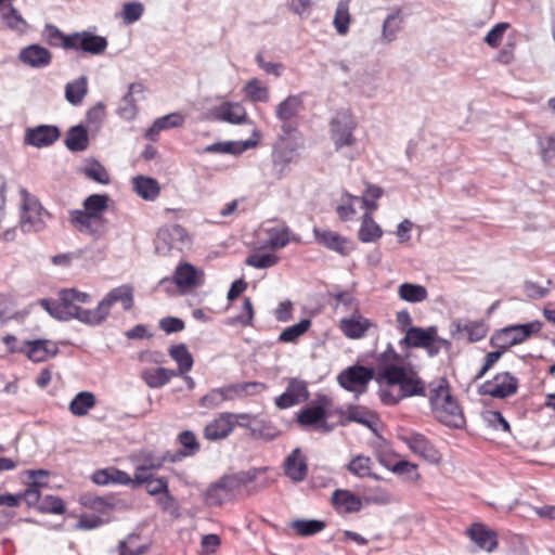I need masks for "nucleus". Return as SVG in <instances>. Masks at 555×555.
Returning a JSON list of instances; mask_svg holds the SVG:
<instances>
[{
    "label": "nucleus",
    "instance_id": "nucleus-1",
    "mask_svg": "<svg viewBox=\"0 0 555 555\" xmlns=\"http://www.w3.org/2000/svg\"><path fill=\"white\" fill-rule=\"evenodd\" d=\"M376 380L380 385L378 398L387 406H395L406 398L426 397V383L391 345L379 354Z\"/></svg>",
    "mask_w": 555,
    "mask_h": 555
},
{
    "label": "nucleus",
    "instance_id": "nucleus-2",
    "mask_svg": "<svg viewBox=\"0 0 555 555\" xmlns=\"http://www.w3.org/2000/svg\"><path fill=\"white\" fill-rule=\"evenodd\" d=\"M90 301L91 296L88 293L76 288H64L59 292L56 300L41 298L38 304L55 320L66 322L76 319L83 324L98 326L95 308L83 309L80 307L81 304Z\"/></svg>",
    "mask_w": 555,
    "mask_h": 555
},
{
    "label": "nucleus",
    "instance_id": "nucleus-3",
    "mask_svg": "<svg viewBox=\"0 0 555 555\" xmlns=\"http://www.w3.org/2000/svg\"><path fill=\"white\" fill-rule=\"evenodd\" d=\"M259 473V468H250L223 475L207 488L204 494L205 504L208 506H220L224 502L232 500L243 487L254 482Z\"/></svg>",
    "mask_w": 555,
    "mask_h": 555
},
{
    "label": "nucleus",
    "instance_id": "nucleus-4",
    "mask_svg": "<svg viewBox=\"0 0 555 555\" xmlns=\"http://www.w3.org/2000/svg\"><path fill=\"white\" fill-rule=\"evenodd\" d=\"M429 402L436 417L444 425L462 428L465 418L462 410L454 398L451 396L447 385L440 383L431 388Z\"/></svg>",
    "mask_w": 555,
    "mask_h": 555
},
{
    "label": "nucleus",
    "instance_id": "nucleus-5",
    "mask_svg": "<svg viewBox=\"0 0 555 555\" xmlns=\"http://www.w3.org/2000/svg\"><path fill=\"white\" fill-rule=\"evenodd\" d=\"M22 197L20 227L23 232H39L46 228V218L50 214L43 209L39 201L26 189L20 190Z\"/></svg>",
    "mask_w": 555,
    "mask_h": 555
},
{
    "label": "nucleus",
    "instance_id": "nucleus-6",
    "mask_svg": "<svg viewBox=\"0 0 555 555\" xmlns=\"http://www.w3.org/2000/svg\"><path fill=\"white\" fill-rule=\"evenodd\" d=\"M543 327L542 322L535 320L526 324H514L496 332L490 339L493 347L506 350L509 347L524 343L532 334L539 333Z\"/></svg>",
    "mask_w": 555,
    "mask_h": 555
},
{
    "label": "nucleus",
    "instance_id": "nucleus-7",
    "mask_svg": "<svg viewBox=\"0 0 555 555\" xmlns=\"http://www.w3.org/2000/svg\"><path fill=\"white\" fill-rule=\"evenodd\" d=\"M357 126L358 122L350 111L341 109L335 114L330 122V132L336 150L352 146L357 142L353 135Z\"/></svg>",
    "mask_w": 555,
    "mask_h": 555
},
{
    "label": "nucleus",
    "instance_id": "nucleus-8",
    "mask_svg": "<svg viewBox=\"0 0 555 555\" xmlns=\"http://www.w3.org/2000/svg\"><path fill=\"white\" fill-rule=\"evenodd\" d=\"M119 302L125 311H129L134 304L133 287L122 284L111 289L95 307L98 325L102 324L109 315L112 307Z\"/></svg>",
    "mask_w": 555,
    "mask_h": 555
},
{
    "label": "nucleus",
    "instance_id": "nucleus-9",
    "mask_svg": "<svg viewBox=\"0 0 555 555\" xmlns=\"http://www.w3.org/2000/svg\"><path fill=\"white\" fill-rule=\"evenodd\" d=\"M154 243L156 253L166 256L172 249L181 251L190 244V236L182 225L169 224L158 230Z\"/></svg>",
    "mask_w": 555,
    "mask_h": 555
},
{
    "label": "nucleus",
    "instance_id": "nucleus-10",
    "mask_svg": "<svg viewBox=\"0 0 555 555\" xmlns=\"http://www.w3.org/2000/svg\"><path fill=\"white\" fill-rule=\"evenodd\" d=\"M374 378V370L363 365H352L337 376L338 384L357 396L366 391L367 384Z\"/></svg>",
    "mask_w": 555,
    "mask_h": 555
},
{
    "label": "nucleus",
    "instance_id": "nucleus-11",
    "mask_svg": "<svg viewBox=\"0 0 555 555\" xmlns=\"http://www.w3.org/2000/svg\"><path fill=\"white\" fill-rule=\"evenodd\" d=\"M70 224L80 233L88 234L94 240H100L107 233V221L103 216L85 214L81 209L69 211Z\"/></svg>",
    "mask_w": 555,
    "mask_h": 555
},
{
    "label": "nucleus",
    "instance_id": "nucleus-12",
    "mask_svg": "<svg viewBox=\"0 0 555 555\" xmlns=\"http://www.w3.org/2000/svg\"><path fill=\"white\" fill-rule=\"evenodd\" d=\"M107 46L108 41L106 37L88 30L73 33L72 38L66 41V50L83 52L91 55H101L105 52Z\"/></svg>",
    "mask_w": 555,
    "mask_h": 555
},
{
    "label": "nucleus",
    "instance_id": "nucleus-13",
    "mask_svg": "<svg viewBox=\"0 0 555 555\" xmlns=\"http://www.w3.org/2000/svg\"><path fill=\"white\" fill-rule=\"evenodd\" d=\"M518 379L509 372L498 373L492 379L486 380L478 387V393L496 399H505L516 393Z\"/></svg>",
    "mask_w": 555,
    "mask_h": 555
},
{
    "label": "nucleus",
    "instance_id": "nucleus-14",
    "mask_svg": "<svg viewBox=\"0 0 555 555\" xmlns=\"http://www.w3.org/2000/svg\"><path fill=\"white\" fill-rule=\"evenodd\" d=\"M304 109V94L288 95L275 108V116L281 121L282 131L289 135L296 128L295 118Z\"/></svg>",
    "mask_w": 555,
    "mask_h": 555
},
{
    "label": "nucleus",
    "instance_id": "nucleus-15",
    "mask_svg": "<svg viewBox=\"0 0 555 555\" xmlns=\"http://www.w3.org/2000/svg\"><path fill=\"white\" fill-rule=\"evenodd\" d=\"M330 404V399L326 396L320 397L317 404L306 408L298 414L297 421L301 426L314 427L315 429L328 433L333 426L326 422V409Z\"/></svg>",
    "mask_w": 555,
    "mask_h": 555
},
{
    "label": "nucleus",
    "instance_id": "nucleus-16",
    "mask_svg": "<svg viewBox=\"0 0 555 555\" xmlns=\"http://www.w3.org/2000/svg\"><path fill=\"white\" fill-rule=\"evenodd\" d=\"M172 282H175L176 285L182 291L193 289L204 284V272L196 269L193 264L184 262L176 268L172 280L169 278H164L160 280L159 285L165 286L166 284H171Z\"/></svg>",
    "mask_w": 555,
    "mask_h": 555
},
{
    "label": "nucleus",
    "instance_id": "nucleus-17",
    "mask_svg": "<svg viewBox=\"0 0 555 555\" xmlns=\"http://www.w3.org/2000/svg\"><path fill=\"white\" fill-rule=\"evenodd\" d=\"M430 343H440L446 346H450V341L438 337L436 326H429L426 328L411 326L400 341L401 345H406L408 347L413 348L429 347Z\"/></svg>",
    "mask_w": 555,
    "mask_h": 555
},
{
    "label": "nucleus",
    "instance_id": "nucleus-18",
    "mask_svg": "<svg viewBox=\"0 0 555 555\" xmlns=\"http://www.w3.org/2000/svg\"><path fill=\"white\" fill-rule=\"evenodd\" d=\"M313 236L318 244L341 256H348L353 250L352 243L335 231L313 228Z\"/></svg>",
    "mask_w": 555,
    "mask_h": 555
},
{
    "label": "nucleus",
    "instance_id": "nucleus-19",
    "mask_svg": "<svg viewBox=\"0 0 555 555\" xmlns=\"http://www.w3.org/2000/svg\"><path fill=\"white\" fill-rule=\"evenodd\" d=\"M60 135L61 131L56 126L39 125L26 129L24 141L28 145L41 149L52 145Z\"/></svg>",
    "mask_w": 555,
    "mask_h": 555
},
{
    "label": "nucleus",
    "instance_id": "nucleus-20",
    "mask_svg": "<svg viewBox=\"0 0 555 555\" xmlns=\"http://www.w3.org/2000/svg\"><path fill=\"white\" fill-rule=\"evenodd\" d=\"M308 397L309 392L306 382L292 378L288 382L286 390L275 398V404L280 409H287L306 401Z\"/></svg>",
    "mask_w": 555,
    "mask_h": 555
},
{
    "label": "nucleus",
    "instance_id": "nucleus-21",
    "mask_svg": "<svg viewBox=\"0 0 555 555\" xmlns=\"http://www.w3.org/2000/svg\"><path fill=\"white\" fill-rule=\"evenodd\" d=\"M24 354L33 362H44L59 353L56 343L49 339L24 341Z\"/></svg>",
    "mask_w": 555,
    "mask_h": 555
},
{
    "label": "nucleus",
    "instance_id": "nucleus-22",
    "mask_svg": "<svg viewBox=\"0 0 555 555\" xmlns=\"http://www.w3.org/2000/svg\"><path fill=\"white\" fill-rule=\"evenodd\" d=\"M466 534L480 550L488 553L499 545L496 532L481 522H474L466 529Z\"/></svg>",
    "mask_w": 555,
    "mask_h": 555
},
{
    "label": "nucleus",
    "instance_id": "nucleus-23",
    "mask_svg": "<svg viewBox=\"0 0 555 555\" xmlns=\"http://www.w3.org/2000/svg\"><path fill=\"white\" fill-rule=\"evenodd\" d=\"M143 92L144 86L141 82L130 83L127 93L119 101L116 114L124 120H133L138 114L135 95H142Z\"/></svg>",
    "mask_w": 555,
    "mask_h": 555
},
{
    "label": "nucleus",
    "instance_id": "nucleus-24",
    "mask_svg": "<svg viewBox=\"0 0 555 555\" xmlns=\"http://www.w3.org/2000/svg\"><path fill=\"white\" fill-rule=\"evenodd\" d=\"M20 61L31 68H44L52 62V53L40 44H29L18 54Z\"/></svg>",
    "mask_w": 555,
    "mask_h": 555
},
{
    "label": "nucleus",
    "instance_id": "nucleus-25",
    "mask_svg": "<svg viewBox=\"0 0 555 555\" xmlns=\"http://www.w3.org/2000/svg\"><path fill=\"white\" fill-rule=\"evenodd\" d=\"M234 429V421L231 412H224L208 423L204 428V437L216 441L227 438Z\"/></svg>",
    "mask_w": 555,
    "mask_h": 555
},
{
    "label": "nucleus",
    "instance_id": "nucleus-26",
    "mask_svg": "<svg viewBox=\"0 0 555 555\" xmlns=\"http://www.w3.org/2000/svg\"><path fill=\"white\" fill-rule=\"evenodd\" d=\"M373 326L375 324L370 319L362 317L357 311L351 317L341 319L339 323L340 331L351 339L362 338Z\"/></svg>",
    "mask_w": 555,
    "mask_h": 555
},
{
    "label": "nucleus",
    "instance_id": "nucleus-27",
    "mask_svg": "<svg viewBox=\"0 0 555 555\" xmlns=\"http://www.w3.org/2000/svg\"><path fill=\"white\" fill-rule=\"evenodd\" d=\"M285 475L294 482L302 481L308 473V465L306 457L300 453V449L296 448L285 459L284 462Z\"/></svg>",
    "mask_w": 555,
    "mask_h": 555
},
{
    "label": "nucleus",
    "instance_id": "nucleus-28",
    "mask_svg": "<svg viewBox=\"0 0 555 555\" xmlns=\"http://www.w3.org/2000/svg\"><path fill=\"white\" fill-rule=\"evenodd\" d=\"M332 503L338 513L351 514L362 508L361 499L349 490L337 489L332 494Z\"/></svg>",
    "mask_w": 555,
    "mask_h": 555
},
{
    "label": "nucleus",
    "instance_id": "nucleus-29",
    "mask_svg": "<svg viewBox=\"0 0 555 555\" xmlns=\"http://www.w3.org/2000/svg\"><path fill=\"white\" fill-rule=\"evenodd\" d=\"M178 441L181 444L182 449L176 452H172L171 463H177L182 461L184 457L195 455L199 449L201 444L195 436V434L191 430H183L178 435Z\"/></svg>",
    "mask_w": 555,
    "mask_h": 555
},
{
    "label": "nucleus",
    "instance_id": "nucleus-30",
    "mask_svg": "<svg viewBox=\"0 0 555 555\" xmlns=\"http://www.w3.org/2000/svg\"><path fill=\"white\" fill-rule=\"evenodd\" d=\"M399 439L416 455L429 459L433 456L434 448L424 435L408 433L399 436Z\"/></svg>",
    "mask_w": 555,
    "mask_h": 555
},
{
    "label": "nucleus",
    "instance_id": "nucleus-31",
    "mask_svg": "<svg viewBox=\"0 0 555 555\" xmlns=\"http://www.w3.org/2000/svg\"><path fill=\"white\" fill-rule=\"evenodd\" d=\"M236 398V388L231 386L214 388L199 400V405L207 409L220 406L224 401H231Z\"/></svg>",
    "mask_w": 555,
    "mask_h": 555
},
{
    "label": "nucleus",
    "instance_id": "nucleus-32",
    "mask_svg": "<svg viewBox=\"0 0 555 555\" xmlns=\"http://www.w3.org/2000/svg\"><path fill=\"white\" fill-rule=\"evenodd\" d=\"M347 421L359 423L365 427H367L373 434L378 436L377 425L378 417L372 411L361 408V406H349L346 412Z\"/></svg>",
    "mask_w": 555,
    "mask_h": 555
},
{
    "label": "nucleus",
    "instance_id": "nucleus-33",
    "mask_svg": "<svg viewBox=\"0 0 555 555\" xmlns=\"http://www.w3.org/2000/svg\"><path fill=\"white\" fill-rule=\"evenodd\" d=\"M65 146L70 152H83L89 146V134L86 127L76 125L66 132Z\"/></svg>",
    "mask_w": 555,
    "mask_h": 555
},
{
    "label": "nucleus",
    "instance_id": "nucleus-34",
    "mask_svg": "<svg viewBox=\"0 0 555 555\" xmlns=\"http://www.w3.org/2000/svg\"><path fill=\"white\" fill-rule=\"evenodd\" d=\"M295 154L291 149H274L272 153V163L274 176L278 180L284 178L291 171V164L294 162Z\"/></svg>",
    "mask_w": 555,
    "mask_h": 555
},
{
    "label": "nucleus",
    "instance_id": "nucleus-35",
    "mask_svg": "<svg viewBox=\"0 0 555 555\" xmlns=\"http://www.w3.org/2000/svg\"><path fill=\"white\" fill-rule=\"evenodd\" d=\"M132 183L137 194L146 201H154L159 195L160 188L154 178L137 176L133 178Z\"/></svg>",
    "mask_w": 555,
    "mask_h": 555
},
{
    "label": "nucleus",
    "instance_id": "nucleus-36",
    "mask_svg": "<svg viewBox=\"0 0 555 555\" xmlns=\"http://www.w3.org/2000/svg\"><path fill=\"white\" fill-rule=\"evenodd\" d=\"M176 375L175 371L159 366L144 370L141 377L150 388H160Z\"/></svg>",
    "mask_w": 555,
    "mask_h": 555
},
{
    "label": "nucleus",
    "instance_id": "nucleus-37",
    "mask_svg": "<svg viewBox=\"0 0 555 555\" xmlns=\"http://www.w3.org/2000/svg\"><path fill=\"white\" fill-rule=\"evenodd\" d=\"M403 25V15L400 10L387 15L383 23L382 40L384 42H391L396 40L398 34L401 31Z\"/></svg>",
    "mask_w": 555,
    "mask_h": 555
},
{
    "label": "nucleus",
    "instance_id": "nucleus-38",
    "mask_svg": "<svg viewBox=\"0 0 555 555\" xmlns=\"http://www.w3.org/2000/svg\"><path fill=\"white\" fill-rule=\"evenodd\" d=\"M88 93V79L80 76L65 86V98L72 105H79Z\"/></svg>",
    "mask_w": 555,
    "mask_h": 555
},
{
    "label": "nucleus",
    "instance_id": "nucleus-39",
    "mask_svg": "<svg viewBox=\"0 0 555 555\" xmlns=\"http://www.w3.org/2000/svg\"><path fill=\"white\" fill-rule=\"evenodd\" d=\"M217 117L233 125H241L246 119L245 108L237 103H224L218 108Z\"/></svg>",
    "mask_w": 555,
    "mask_h": 555
},
{
    "label": "nucleus",
    "instance_id": "nucleus-40",
    "mask_svg": "<svg viewBox=\"0 0 555 555\" xmlns=\"http://www.w3.org/2000/svg\"><path fill=\"white\" fill-rule=\"evenodd\" d=\"M383 235V230L374 221L370 212H365L358 232L359 240L363 243H371L379 240Z\"/></svg>",
    "mask_w": 555,
    "mask_h": 555
},
{
    "label": "nucleus",
    "instance_id": "nucleus-41",
    "mask_svg": "<svg viewBox=\"0 0 555 555\" xmlns=\"http://www.w3.org/2000/svg\"><path fill=\"white\" fill-rule=\"evenodd\" d=\"M398 295L401 300L411 304H418L427 299L428 292L423 285L414 283H402L398 287Z\"/></svg>",
    "mask_w": 555,
    "mask_h": 555
},
{
    "label": "nucleus",
    "instance_id": "nucleus-42",
    "mask_svg": "<svg viewBox=\"0 0 555 555\" xmlns=\"http://www.w3.org/2000/svg\"><path fill=\"white\" fill-rule=\"evenodd\" d=\"M96 403L95 396L90 391L78 392L69 403V411L75 416H85Z\"/></svg>",
    "mask_w": 555,
    "mask_h": 555
},
{
    "label": "nucleus",
    "instance_id": "nucleus-43",
    "mask_svg": "<svg viewBox=\"0 0 555 555\" xmlns=\"http://www.w3.org/2000/svg\"><path fill=\"white\" fill-rule=\"evenodd\" d=\"M172 452L166 451L163 453L153 450H142L139 453V460L142 465L151 470H156L163 467L166 462L171 463Z\"/></svg>",
    "mask_w": 555,
    "mask_h": 555
},
{
    "label": "nucleus",
    "instance_id": "nucleus-44",
    "mask_svg": "<svg viewBox=\"0 0 555 555\" xmlns=\"http://www.w3.org/2000/svg\"><path fill=\"white\" fill-rule=\"evenodd\" d=\"M245 95L253 102L266 103L270 100V92L268 87L257 78L249 79L244 86Z\"/></svg>",
    "mask_w": 555,
    "mask_h": 555
},
{
    "label": "nucleus",
    "instance_id": "nucleus-45",
    "mask_svg": "<svg viewBox=\"0 0 555 555\" xmlns=\"http://www.w3.org/2000/svg\"><path fill=\"white\" fill-rule=\"evenodd\" d=\"M291 528L300 537H310L321 532L325 522L318 519H295L291 522Z\"/></svg>",
    "mask_w": 555,
    "mask_h": 555
},
{
    "label": "nucleus",
    "instance_id": "nucleus-46",
    "mask_svg": "<svg viewBox=\"0 0 555 555\" xmlns=\"http://www.w3.org/2000/svg\"><path fill=\"white\" fill-rule=\"evenodd\" d=\"M351 16L349 13V0H340L336 7L333 24L339 35H346L349 29Z\"/></svg>",
    "mask_w": 555,
    "mask_h": 555
},
{
    "label": "nucleus",
    "instance_id": "nucleus-47",
    "mask_svg": "<svg viewBox=\"0 0 555 555\" xmlns=\"http://www.w3.org/2000/svg\"><path fill=\"white\" fill-rule=\"evenodd\" d=\"M311 326L309 319H302L297 324L288 326L282 331L278 341L279 343H296Z\"/></svg>",
    "mask_w": 555,
    "mask_h": 555
},
{
    "label": "nucleus",
    "instance_id": "nucleus-48",
    "mask_svg": "<svg viewBox=\"0 0 555 555\" xmlns=\"http://www.w3.org/2000/svg\"><path fill=\"white\" fill-rule=\"evenodd\" d=\"M108 195L106 194H91L83 201L85 214H92L93 216H102V212L107 209Z\"/></svg>",
    "mask_w": 555,
    "mask_h": 555
},
{
    "label": "nucleus",
    "instance_id": "nucleus-49",
    "mask_svg": "<svg viewBox=\"0 0 555 555\" xmlns=\"http://www.w3.org/2000/svg\"><path fill=\"white\" fill-rule=\"evenodd\" d=\"M169 354L178 363L181 373L189 372L192 369L193 358L184 344L171 346Z\"/></svg>",
    "mask_w": 555,
    "mask_h": 555
},
{
    "label": "nucleus",
    "instance_id": "nucleus-50",
    "mask_svg": "<svg viewBox=\"0 0 555 555\" xmlns=\"http://www.w3.org/2000/svg\"><path fill=\"white\" fill-rule=\"evenodd\" d=\"M43 37L47 42L52 47L63 48L66 50V41L72 38V34L64 35L59 27L52 24H47L43 28Z\"/></svg>",
    "mask_w": 555,
    "mask_h": 555
},
{
    "label": "nucleus",
    "instance_id": "nucleus-51",
    "mask_svg": "<svg viewBox=\"0 0 555 555\" xmlns=\"http://www.w3.org/2000/svg\"><path fill=\"white\" fill-rule=\"evenodd\" d=\"M372 461L369 456L357 455L347 465V469L357 477L363 478L371 476Z\"/></svg>",
    "mask_w": 555,
    "mask_h": 555
},
{
    "label": "nucleus",
    "instance_id": "nucleus-52",
    "mask_svg": "<svg viewBox=\"0 0 555 555\" xmlns=\"http://www.w3.org/2000/svg\"><path fill=\"white\" fill-rule=\"evenodd\" d=\"M269 235V246L272 249H280L289 243V229L287 227L270 228L267 230Z\"/></svg>",
    "mask_w": 555,
    "mask_h": 555
},
{
    "label": "nucleus",
    "instance_id": "nucleus-53",
    "mask_svg": "<svg viewBox=\"0 0 555 555\" xmlns=\"http://www.w3.org/2000/svg\"><path fill=\"white\" fill-rule=\"evenodd\" d=\"M38 509L46 514L61 515L65 513V504L60 496L44 495L38 505Z\"/></svg>",
    "mask_w": 555,
    "mask_h": 555
},
{
    "label": "nucleus",
    "instance_id": "nucleus-54",
    "mask_svg": "<svg viewBox=\"0 0 555 555\" xmlns=\"http://www.w3.org/2000/svg\"><path fill=\"white\" fill-rule=\"evenodd\" d=\"M279 260L274 254H253L246 258L245 263L256 269H267L275 266Z\"/></svg>",
    "mask_w": 555,
    "mask_h": 555
},
{
    "label": "nucleus",
    "instance_id": "nucleus-55",
    "mask_svg": "<svg viewBox=\"0 0 555 555\" xmlns=\"http://www.w3.org/2000/svg\"><path fill=\"white\" fill-rule=\"evenodd\" d=\"M83 173L87 178L101 184L109 183V175L107 170L98 160H94L89 166L85 167Z\"/></svg>",
    "mask_w": 555,
    "mask_h": 555
},
{
    "label": "nucleus",
    "instance_id": "nucleus-56",
    "mask_svg": "<svg viewBox=\"0 0 555 555\" xmlns=\"http://www.w3.org/2000/svg\"><path fill=\"white\" fill-rule=\"evenodd\" d=\"M144 12V5L141 2L133 1L127 2L122 8V21L126 25H131L138 22Z\"/></svg>",
    "mask_w": 555,
    "mask_h": 555
},
{
    "label": "nucleus",
    "instance_id": "nucleus-57",
    "mask_svg": "<svg viewBox=\"0 0 555 555\" xmlns=\"http://www.w3.org/2000/svg\"><path fill=\"white\" fill-rule=\"evenodd\" d=\"M146 492L150 495L164 494V499L167 501H173V496L169 493L168 480L165 477L153 478L146 483Z\"/></svg>",
    "mask_w": 555,
    "mask_h": 555
},
{
    "label": "nucleus",
    "instance_id": "nucleus-58",
    "mask_svg": "<svg viewBox=\"0 0 555 555\" xmlns=\"http://www.w3.org/2000/svg\"><path fill=\"white\" fill-rule=\"evenodd\" d=\"M254 307L250 298L245 297L241 312L230 322V324L238 323L243 326L253 325L254 321Z\"/></svg>",
    "mask_w": 555,
    "mask_h": 555
},
{
    "label": "nucleus",
    "instance_id": "nucleus-59",
    "mask_svg": "<svg viewBox=\"0 0 555 555\" xmlns=\"http://www.w3.org/2000/svg\"><path fill=\"white\" fill-rule=\"evenodd\" d=\"M80 503L86 507H89L91 509H95L99 512L104 511L106 507L113 506V503L111 502L109 499L103 498V496H98V495H94L91 493L83 494L80 498Z\"/></svg>",
    "mask_w": 555,
    "mask_h": 555
},
{
    "label": "nucleus",
    "instance_id": "nucleus-60",
    "mask_svg": "<svg viewBox=\"0 0 555 555\" xmlns=\"http://www.w3.org/2000/svg\"><path fill=\"white\" fill-rule=\"evenodd\" d=\"M2 18L4 24L13 30L23 31L27 26L26 21L12 5L10 7L9 11L3 14Z\"/></svg>",
    "mask_w": 555,
    "mask_h": 555
},
{
    "label": "nucleus",
    "instance_id": "nucleus-61",
    "mask_svg": "<svg viewBox=\"0 0 555 555\" xmlns=\"http://www.w3.org/2000/svg\"><path fill=\"white\" fill-rule=\"evenodd\" d=\"M538 143L542 159L545 163L555 157V131L544 138H540Z\"/></svg>",
    "mask_w": 555,
    "mask_h": 555
},
{
    "label": "nucleus",
    "instance_id": "nucleus-62",
    "mask_svg": "<svg viewBox=\"0 0 555 555\" xmlns=\"http://www.w3.org/2000/svg\"><path fill=\"white\" fill-rule=\"evenodd\" d=\"M508 26L509 25L507 23H498L494 25L486 35L485 42L491 48H496Z\"/></svg>",
    "mask_w": 555,
    "mask_h": 555
},
{
    "label": "nucleus",
    "instance_id": "nucleus-63",
    "mask_svg": "<svg viewBox=\"0 0 555 555\" xmlns=\"http://www.w3.org/2000/svg\"><path fill=\"white\" fill-rule=\"evenodd\" d=\"M459 331H465L468 335V339L472 343L481 340L487 335L486 327L477 322H472L466 325H464L463 328H461L460 325H457Z\"/></svg>",
    "mask_w": 555,
    "mask_h": 555
},
{
    "label": "nucleus",
    "instance_id": "nucleus-64",
    "mask_svg": "<svg viewBox=\"0 0 555 555\" xmlns=\"http://www.w3.org/2000/svg\"><path fill=\"white\" fill-rule=\"evenodd\" d=\"M184 326V321L180 318L166 317L159 320V328L167 334L181 332Z\"/></svg>",
    "mask_w": 555,
    "mask_h": 555
}]
</instances>
